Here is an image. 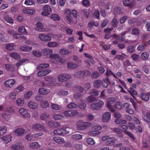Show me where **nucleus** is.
I'll return each mask as SVG.
<instances>
[{
    "label": "nucleus",
    "instance_id": "nucleus-1",
    "mask_svg": "<svg viewBox=\"0 0 150 150\" xmlns=\"http://www.w3.org/2000/svg\"><path fill=\"white\" fill-rule=\"evenodd\" d=\"M55 35L52 33H42L38 35V38L41 41L46 42L50 41L52 38L54 37Z\"/></svg>",
    "mask_w": 150,
    "mask_h": 150
},
{
    "label": "nucleus",
    "instance_id": "nucleus-2",
    "mask_svg": "<svg viewBox=\"0 0 150 150\" xmlns=\"http://www.w3.org/2000/svg\"><path fill=\"white\" fill-rule=\"evenodd\" d=\"M91 125L92 123L91 122H85L80 120L77 122L76 127L79 130H85L87 127L91 126Z\"/></svg>",
    "mask_w": 150,
    "mask_h": 150
},
{
    "label": "nucleus",
    "instance_id": "nucleus-3",
    "mask_svg": "<svg viewBox=\"0 0 150 150\" xmlns=\"http://www.w3.org/2000/svg\"><path fill=\"white\" fill-rule=\"evenodd\" d=\"M115 139L112 135L104 136L102 138V140L103 141L107 140L105 144L108 146H111L114 145L115 143Z\"/></svg>",
    "mask_w": 150,
    "mask_h": 150
},
{
    "label": "nucleus",
    "instance_id": "nucleus-4",
    "mask_svg": "<svg viewBox=\"0 0 150 150\" xmlns=\"http://www.w3.org/2000/svg\"><path fill=\"white\" fill-rule=\"evenodd\" d=\"M104 104V102L103 100H98L96 101V103H91L90 105V107L92 110H97L102 107Z\"/></svg>",
    "mask_w": 150,
    "mask_h": 150
},
{
    "label": "nucleus",
    "instance_id": "nucleus-5",
    "mask_svg": "<svg viewBox=\"0 0 150 150\" xmlns=\"http://www.w3.org/2000/svg\"><path fill=\"white\" fill-rule=\"evenodd\" d=\"M35 30L41 32H47L50 29L47 27H45L44 25L40 22H37L35 24Z\"/></svg>",
    "mask_w": 150,
    "mask_h": 150
},
{
    "label": "nucleus",
    "instance_id": "nucleus-6",
    "mask_svg": "<svg viewBox=\"0 0 150 150\" xmlns=\"http://www.w3.org/2000/svg\"><path fill=\"white\" fill-rule=\"evenodd\" d=\"M45 81L48 82L49 84L51 86H56L57 85L58 83L56 82L55 78L50 76H47L44 78Z\"/></svg>",
    "mask_w": 150,
    "mask_h": 150
},
{
    "label": "nucleus",
    "instance_id": "nucleus-7",
    "mask_svg": "<svg viewBox=\"0 0 150 150\" xmlns=\"http://www.w3.org/2000/svg\"><path fill=\"white\" fill-rule=\"evenodd\" d=\"M107 107L112 112H114L115 110L112 108L111 104H113L116 101L115 99L114 98H110L107 100Z\"/></svg>",
    "mask_w": 150,
    "mask_h": 150
},
{
    "label": "nucleus",
    "instance_id": "nucleus-8",
    "mask_svg": "<svg viewBox=\"0 0 150 150\" xmlns=\"http://www.w3.org/2000/svg\"><path fill=\"white\" fill-rule=\"evenodd\" d=\"M42 10L43 11L41 13V14L45 16H49L50 13L52 12V9L51 7L47 5H45L43 7Z\"/></svg>",
    "mask_w": 150,
    "mask_h": 150
},
{
    "label": "nucleus",
    "instance_id": "nucleus-9",
    "mask_svg": "<svg viewBox=\"0 0 150 150\" xmlns=\"http://www.w3.org/2000/svg\"><path fill=\"white\" fill-rule=\"evenodd\" d=\"M71 77L70 75L67 74H62L60 75L57 76L58 81L60 82L65 81Z\"/></svg>",
    "mask_w": 150,
    "mask_h": 150
},
{
    "label": "nucleus",
    "instance_id": "nucleus-10",
    "mask_svg": "<svg viewBox=\"0 0 150 150\" xmlns=\"http://www.w3.org/2000/svg\"><path fill=\"white\" fill-rule=\"evenodd\" d=\"M64 114L65 116L67 117H72L77 115L78 112L75 110H67L64 112Z\"/></svg>",
    "mask_w": 150,
    "mask_h": 150
},
{
    "label": "nucleus",
    "instance_id": "nucleus-11",
    "mask_svg": "<svg viewBox=\"0 0 150 150\" xmlns=\"http://www.w3.org/2000/svg\"><path fill=\"white\" fill-rule=\"evenodd\" d=\"M18 112L21 115L24 117L29 118L30 117V114L26 109L21 108L19 109Z\"/></svg>",
    "mask_w": 150,
    "mask_h": 150
},
{
    "label": "nucleus",
    "instance_id": "nucleus-12",
    "mask_svg": "<svg viewBox=\"0 0 150 150\" xmlns=\"http://www.w3.org/2000/svg\"><path fill=\"white\" fill-rule=\"evenodd\" d=\"M16 81L14 79H9L5 81L4 85L7 87L11 88L15 84Z\"/></svg>",
    "mask_w": 150,
    "mask_h": 150
},
{
    "label": "nucleus",
    "instance_id": "nucleus-13",
    "mask_svg": "<svg viewBox=\"0 0 150 150\" xmlns=\"http://www.w3.org/2000/svg\"><path fill=\"white\" fill-rule=\"evenodd\" d=\"M120 127L122 128L124 132L132 139H135V137L133 134L129 131L127 130L128 127L126 125H121Z\"/></svg>",
    "mask_w": 150,
    "mask_h": 150
},
{
    "label": "nucleus",
    "instance_id": "nucleus-14",
    "mask_svg": "<svg viewBox=\"0 0 150 150\" xmlns=\"http://www.w3.org/2000/svg\"><path fill=\"white\" fill-rule=\"evenodd\" d=\"M111 118V115L110 112H106L103 113L102 116L103 121L107 122L109 121Z\"/></svg>",
    "mask_w": 150,
    "mask_h": 150
},
{
    "label": "nucleus",
    "instance_id": "nucleus-15",
    "mask_svg": "<svg viewBox=\"0 0 150 150\" xmlns=\"http://www.w3.org/2000/svg\"><path fill=\"white\" fill-rule=\"evenodd\" d=\"M22 12L25 14L33 15L35 13V11L34 9L25 8L22 9Z\"/></svg>",
    "mask_w": 150,
    "mask_h": 150
},
{
    "label": "nucleus",
    "instance_id": "nucleus-16",
    "mask_svg": "<svg viewBox=\"0 0 150 150\" xmlns=\"http://www.w3.org/2000/svg\"><path fill=\"white\" fill-rule=\"evenodd\" d=\"M149 96H150V92H149L146 93H142L140 94V98L145 101H147L149 99Z\"/></svg>",
    "mask_w": 150,
    "mask_h": 150
},
{
    "label": "nucleus",
    "instance_id": "nucleus-17",
    "mask_svg": "<svg viewBox=\"0 0 150 150\" xmlns=\"http://www.w3.org/2000/svg\"><path fill=\"white\" fill-rule=\"evenodd\" d=\"M25 129L23 128H19L16 129L14 131L15 134L18 136L23 135L25 133Z\"/></svg>",
    "mask_w": 150,
    "mask_h": 150
},
{
    "label": "nucleus",
    "instance_id": "nucleus-18",
    "mask_svg": "<svg viewBox=\"0 0 150 150\" xmlns=\"http://www.w3.org/2000/svg\"><path fill=\"white\" fill-rule=\"evenodd\" d=\"M59 55L58 54H52L50 56V58L51 62L55 64H57V59H59Z\"/></svg>",
    "mask_w": 150,
    "mask_h": 150
},
{
    "label": "nucleus",
    "instance_id": "nucleus-19",
    "mask_svg": "<svg viewBox=\"0 0 150 150\" xmlns=\"http://www.w3.org/2000/svg\"><path fill=\"white\" fill-rule=\"evenodd\" d=\"M28 107L31 109L36 110L38 108V105L37 103L30 101L28 103Z\"/></svg>",
    "mask_w": 150,
    "mask_h": 150
},
{
    "label": "nucleus",
    "instance_id": "nucleus-20",
    "mask_svg": "<svg viewBox=\"0 0 150 150\" xmlns=\"http://www.w3.org/2000/svg\"><path fill=\"white\" fill-rule=\"evenodd\" d=\"M11 135L9 134L6 135L1 137V139L4 141L5 143H8L11 141Z\"/></svg>",
    "mask_w": 150,
    "mask_h": 150
},
{
    "label": "nucleus",
    "instance_id": "nucleus-21",
    "mask_svg": "<svg viewBox=\"0 0 150 150\" xmlns=\"http://www.w3.org/2000/svg\"><path fill=\"white\" fill-rule=\"evenodd\" d=\"M66 19L69 24H76L77 21H74L73 20V17L71 15H67L66 16Z\"/></svg>",
    "mask_w": 150,
    "mask_h": 150
},
{
    "label": "nucleus",
    "instance_id": "nucleus-22",
    "mask_svg": "<svg viewBox=\"0 0 150 150\" xmlns=\"http://www.w3.org/2000/svg\"><path fill=\"white\" fill-rule=\"evenodd\" d=\"M85 74V73L83 71H77L75 73L74 76L76 77L81 78L83 77Z\"/></svg>",
    "mask_w": 150,
    "mask_h": 150
},
{
    "label": "nucleus",
    "instance_id": "nucleus-23",
    "mask_svg": "<svg viewBox=\"0 0 150 150\" xmlns=\"http://www.w3.org/2000/svg\"><path fill=\"white\" fill-rule=\"evenodd\" d=\"M32 49V47L24 45L21 46L19 48L20 51L24 52H29Z\"/></svg>",
    "mask_w": 150,
    "mask_h": 150
},
{
    "label": "nucleus",
    "instance_id": "nucleus-24",
    "mask_svg": "<svg viewBox=\"0 0 150 150\" xmlns=\"http://www.w3.org/2000/svg\"><path fill=\"white\" fill-rule=\"evenodd\" d=\"M53 140L56 143L59 144L64 143L65 141L64 139L60 137H55L53 138Z\"/></svg>",
    "mask_w": 150,
    "mask_h": 150
},
{
    "label": "nucleus",
    "instance_id": "nucleus-25",
    "mask_svg": "<svg viewBox=\"0 0 150 150\" xmlns=\"http://www.w3.org/2000/svg\"><path fill=\"white\" fill-rule=\"evenodd\" d=\"M64 127H62L61 129L55 130L53 132V133L56 135H62L63 133H64Z\"/></svg>",
    "mask_w": 150,
    "mask_h": 150
},
{
    "label": "nucleus",
    "instance_id": "nucleus-26",
    "mask_svg": "<svg viewBox=\"0 0 150 150\" xmlns=\"http://www.w3.org/2000/svg\"><path fill=\"white\" fill-rule=\"evenodd\" d=\"M123 3L124 5L126 6H129L131 7L134 5V2L133 1L130 2V0H123Z\"/></svg>",
    "mask_w": 150,
    "mask_h": 150
},
{
    "label": "nucleus",
    "instance_id": "nucleus-27",
    "mask_svg": "<svg viewBox=\"0 0 150 150\" xmlns=\"http://www.w3.org/2000/svg\"><path fill=\"white\" fill-rule=\"evenodd\" d=\"M50 92V90L44 88H41L38 90V92L40 94L43 95L47 94Z\"/></svg>",
    "mask_w": 150,
    "mask_h": 150
},
{
    "label": "nucleus",
    "instance_id": "nucleus-28",
    "mask_svg": "<svg viewBox=\"0 0 150 150\" xmlns=\"http://www.w3.org/2000/svg\"><path fill=\"white\" fill-rule=\"evenodd\" d=\"M16 102L18 106H23L25 103L24 99L23 98H18L16 99Z\"/></svg>",
    "mask_w": 150,
    "mask_h": 150
},
{
    "label": "nucleus",
    "instance_id": "nucleus-29",
    "mask_svg": "<svg viewBox=\"0 0 150 150\" xmlns=\"http://www.w3.org/2000/svg\"><path fill=\"white\" fill-rule=\"evenodd\" d=\"M32 128L34 129L40 130L44 129V127L39 124H35L33 125L32 126Z\"/></svg>",
    "mask_w": 150,
    "mask_h": 150
},
{
    "label": "nucleus",
    "instance_id": "nucleus-30",
    "mask_svg": "<svg viewBox=\"0 0 150 150\" xmlns=\"http://www.w3.org/2000/svg\"><path fill=\"white\" fill-rule=\"evenodd\" d=\"M101 133V132L99 131H96L95 130H92L88 132V135L92 137H96Z\"/></svg>",
    "mask_w": 150,
    "mask_h": 150
},
{
    "label": "nucleus",
    "instance_id": "nucleus-31",
    "mask_svg": "<svg viewBox=\"0 0 150 150\" xmlns=\"http://www.w3.org/2000/svg\"><path fill=\"white\" fill-rule=\"evenodd\" d=\"M40 105L41 108H46L48 107L49 104L47 100H41L40 103Z\"/></svg>",
    "mask_w": 150,
    "mask_h": 150
},
{
    "label": "nucleus",
    "instance_id": "nucleus-32",
    "mask_svg": "<svg viewBox=\"0 0 150 150\" xmlns=\"http://www.w3.org/2000/svg\"><path fill=\"white\" fill-rule=\"evenodd\" d=\"M17 95V93L16 92L12 91L9 93L8 97L10 100H14L16 99Z\"/></svg>",
    "mask_w": 150,
    "mask_h": 150
},
{
    "label": "nucleus",
    "instance_id": "nucleus-33",
    "mask_svg": "<svg viewBox=\"0 0 150 150\" xmlns=\"http://www.w3.org/2000/svg\"><path fill=\"white\" fill-rule=\"evenodd\" d=\"M70 52L67 49L63 48L59 50V53L62 55H67L70 53Z\"/></svg>",
    "mask_w": 150,
    "mask_h": 150
},
{
    "label": "nucleus",
    "instance_id": "nucleus-34",
    "mask_svg": "<svg viewBox=\"0 0 150 150\" xmlns=\"http://www.w3.org/2000/svg\"><path fill=\"white\" fill-rule=\"evenodd\" d=\"M5 67L7 70L9 71H15L14 65L10 64H6L5 65Z\"/></svg>",
    "mask_w": 150,
    "mask_h": 150
},
{
    "label": "nucleus",
    "instance_id": "nucleus-35",
    "mask_svg": "<svg viewBox=\"0 0 150 150\" xmlns=\"http://www.w3.org/2000/svg\"><path fill=\"white\" fill-rule=\"evenodd\" d=\"M64 116L62 114L59 113H55L52 116V118L55 120H60L63 118Z\"/></svg>",
    "mask_w": 150,
    "mask_h": 150
},
{
    "label": "nucleus",
    "instance_id": "nucleus-36",
    "mask_svg": "<svg viewBox=\"0 0 150 150\" xmlns=\"http://www.w3.org/2000/svg\"><path fill=\"white\" fill-rule=\"evenodd\" d=\"M111 4L110 2H107L103 3L101 5V6L105 9L109 10L111 9Z\"/></svg>",
    "mask_w": 150,
    "mask_h": 150
},
{
    "label": "nucleus",
    "instance_id": "nucleus-37",
    "mask_svg": "<svg viewBox=\"0 0 150 150\" xmlns=\"http://www.w3.org/2000/svg\"><path fill=\"white\" fill-rule=\"evenodd\" d=\"M7 127L5 126L0 127V137L4 134L7 132Z\"/></svg>",
    "mask_w": 150,
    "mask_h": 150
},
{
    "label": "nucleus",
    "instance_id": "nucleus-38",
    "mask_svg": "<svg viewBox=\"0 0 150 150\" xmlns=\"http://www.w3.org/2000/svg\"><path fill=\"white\" fill-rule=\"evenodd\" d=\"M88 25L90 28H91L93 26L97 27L98 25V22L91 20L89 22Z\"/></svg>",
    "mask_w": 150,
    "mask_h": 150
},
{
    "label": "nucleus",
    "instance_id": "nucleus-39",
    "mask_svg": "<svg viewBox=\"0 0 150 150\" xmlns=\"http://www.w3.org/2000/svg\"><path fill=\"white\" fill-rule=\"evenodd\" d=\"M79 66V65L77 63H74L72 62H70L67 64V67L68 68L72 69L75 68Z\"/></svg>",
    "mask_w": 150,
    "mask_h": 150
},
{
    "label": "nucleus",
    "instance_id": "nucleus-40",
    "mask_svg": "<svg viewBox=\"0 0 150 150\" xmlns=\"http://www.w3.org/2000/svg\"><path fill=\"white\" fill-rule=\"evenodd\" d=\"M112 130L118 134H119L118 136L120 137L121 138L123 137V134L121 133V130L120 128L115 127L112 129Z\"/></svg>",
    "mask_w": 150,
    "mask_h": 150
},
{
    "label": "nucleus",
    "instance_id": "nucleus-41",
    "mask_svg": "<svg viewBox=\"0 0 150 150\" xmlns=\"http://www.w3.org/2000/svg\"><path fill=\"white\" fill-rule=\"evenodd\" d=\"M59 45V43L56 42H50L47 43V46L49 47H55Z\"/></svg>",
    "mask_w": 150,
    "mask_h": 150
},
{
    "label": "nucleus",
    "instance_id": "nucleus-42",
    "mask_svg": "<svg viewBox=\"0 0 150 150\" xmlns=\"http://www.w3.org/2000/svg\"><path fill=\"white\" fill-rule=\"evenodd\" d=\"M49 66V64H41L37 67V69L38 70H41L42 69L47 68Z\"/></svg>",
    "mask_w": 150,
    "mask_h": 150
},
{
    "label": "nucleus",
    "instance_id": "nucleus-43",
    "mask_svg": "<svg viewBox=\"0 0 150 150\" xmlns=\"http://www.w3.org/2000/svg\"><path fill=\"white\" fill-rule=\"evenodd\" d=\"M40 146V145L37 142H35L30 143L29 147L33 149H37Z\"/></svg>",
    "mask_w": 150,
    "mask_h": 150
},
{
    "label": "nucleus",
    "instance_id": "nucleus-44",
    "mask_svg": "<svg viewBox=\"0 0 150 150\" xmlns=\"http://www.w3.org/2000/svg\"><path fill=\"white\" fill-rule=\"evenodd\" d=\"M50 18L54 21H59L60 20V18L59 16L56 14H53L50 16Z\"/></svg>",
    "mask_w": 150,
    "mask_h": 150
},
{
    "label": "nucleus",
    "instance_id": "nucleus-45",
    "mask_svg": "<svg viewBox=\"0 0 150 150\" xmlns=\"http://www.w3.org/2000/svg\"><path fill=\"white\" fill-rule=\"evenodd\" d=\"M10 56L16 59H20L21 57L19 54L16 52H12L10 54Z\"/></svg>",
    "mask_w": 150,
    "mask_h": 150
},
{
    "label": "nucleus",
    "instance_id": "nucleus-46",
    "mask_svg": "<svg viewBox=\"0 0 150 150\" xmlns=\"http://www.w3.org/2000/svg\"><path fill=\"white\" fill-rule=\"evenodd\" d=\"M2 117L4 120L6 121H8L11 117V114L4 113L2 114Z\"/></svg>",
    "mask_w": 150,
    "mask_h": 150
},
{
    "label": "nucleus",
    "instance_id": "nucleus-47",
    "mask_svg": "<svg viewBox=\"0 0 150 150\" xmlns=\"http://www.w3.org/2000/svg\"><path fill=\"white\" fill-rule=\"evenodd\" d=\"M113 13L115 15L118 14H122L123 13V12L122 11L121 8L119 7H116L114 8V9Z\"/></svg>",
    "mask_w": 150,
    "mask_h": 150
},
{
    "label": "nucleus",
    "instance_id": "nucleus-48",
    "mask_svg": "<svg viewBox=\"0 0 150 150\" xmlns=\"http://www.w3.org/2000/svg\"><path fill=\"white\" fill-rule=\"evenodd\" d=\"M18 32L23 34H27L28 32L26 30V29L24 26H20L18 29Z\"/></svg>",
    "mask_w": 150,
    "mask_h": 150
},
{
    "label": "nucleus",
    "instance_id": "nucleus-49",
    "mask_svg": "<svg viewBox=\"0 0 150 150\" xmlns=\"http://www.w3.org/2000/svg\"><path fill=\"white\" fill-rule=\"evenodd\" d=\"M109 79L108 78L103 79L102 81V85L105 88L108 87V83H109Z\"/></svg>",
    "mask_w": 150,
    "mask_h": 150
},
{
    "label": "nucleus",
    "instance_id": "nucleus-50",
    "mask_svg": "<svg viewBox=\"0 0 150 150\" xmlns=\"http://www.w3.org/2000/svg\"><path fill=\"white\" fill-rule=\"evenodd\" d=\"M24 4L27 6L35 5V2L33 0H26Z\"/></svg>",
    "mask_w": 150,
    "mask_h": 150
},
{
    "label": "nucleus",
    "instance_id": "nucleus-51",
    "mask_svg": "<svg viewBox=\"0 0 150 150\" xmlns=\"http://www.w3.org/2000/svg\"><path fill=\"white\" fill-rule=\"evenodd\" d=\"M83 135L79 134H75L72 135L71 138L73 139L77 140H81L82 139Z\"/></svg>",
    "mask_w": 150,
    "mask_h": 150
},
{
    "label": "nucleus",
    "instance_id": "nucleus-52",
    "mask_svg": "<svg viewBox=\"0 0 150 150\" xmlns=\"http://www.w3.org/2000/svg\"><path fill=\"white\" fill-rule=\"evenodd\" d=\"M86 141L88 144L90 145H93L96 144V142L93 139L89 137L86 139Z\"/></svg>",
    "mask_w": 150,
    "mask_h": 150
},
{
    "label": "nucleus",
    "instance_id": "nucleus-53",
    "mask_svg": "<svg viewBox=\"0 0 150 150\" xmlns=\"http://www.w3.org/2000/svg\"><path fill=\"white\" fill-rule=\"evenodd\" d=\"M112 30V28H107L106 29H105L104 31L105 32H108V33L106 34L105 36V38L106 39H109L110 38V35L109 34V32L111 31Z\"/></svg>",
    "mask_w": 150,
    "mask_h": 150
},
{
    "label": "nucleus",
    "instance_id": "nucleus-54",
    "mask_svg": "<svg viewBox=\"0 0 150 150\" xmlns=\"http://www.w3.org/2000/svg\"><path fill=\"white\" fill-rule=\"evenodd\" d=\"M82 4L84 6L88 7L91 5V3L89 0H82Z\"/></svg>",
    "mask_w": 150,
    "mask_h": 150
},
{
    "label": "nucleus",
    "instance_id": "nucleus-55",
    "mask_svg": "<svg viewBox=\"0 0 150 150\" xmlns=\"http://www.w3.org/2000/svg\"><path fill=\"white\" fill-rule=\"evenodd\" d=\"M42 52L45 55L50 54L53 53L52 50L49 49H44L43 50Z\"/></svg>",
    "mask_w": 150,
    "mask_h": 150
},
{
    "label": "nucleus",
    "instance_id": "nucleus-56",
    "mask_svg": "<svg viewBox=\"0 0 150 150\" xmlns=\"http://www.w3.org/2000/svg\"><path fill=\"white\" fill-rule=\"evenodd\" d=\"M33 55L36 57H40L42 56V53L41 51L37 50H33L32 51Z\"/></svg>",
    "mask_w": 150,
    "mask_h": 150
},
{
    "label": "nucleus",
    "instance_id": "nucleus-57",
    "mask_svg": "<svg viewBox=\"0 0 150 150\" xmlns=\"http://www.w3.org/2000/svg\"><path fill=\"white\" fill-rule=\"evenodd\" d=\"M128 91L134 98H135L134 95H137V92L132 88H130V89L128 90Z\"/></svg>",
    "mask_w": 150,
    "mask_h": 150
},
{
    "label": "nucleus",
    "instance_id": "nucleus-58",
    "mask_svg": "<svg viewBox=\"0 0 150 150\" xmlns=\"http://www.w3.org/2000/svg\"><path fill=\"white\" fill-rule=\"evenodd\" d=\"M146 46V44L144 43L141 44L139 45L137 47V49L138 51L143 50Z\"/></svg>",
    "mask_w": 150,
    "mask_h": 150
},
{
    "label": "nucleus",
    "instance_id": "nucleus-59",
    "mask_svg": "<svg viewBox=\"0 0 150 150\" xmlns=\"http://www.w3.org/2000/svg\"><path fill=\"white\" fill-rule=\"evenodd\" d=\"M49 114L47 113H43L40 116V119L42 120H45L49 117Z\"/></svg>",
    "mask_w": 150,
    "mask_h": 150
},
{
    "label": "nucleus",
    "instance_id": "nucleus-60",
    "mask_svg": "<svg viewBox=\"0 0 150 150\" xmlns=\"http://www.w3.org/2000/svg\"><path fill=\"white\" fill-rule=\"evenodd\" d=\"M15 45L13 43H9L6 45V48L8 50H11L14 49Z\"/></svg>",
    "mask_w": 150,
    "mask_h": 150
},
{
    "label": "nucleus",
    "instance_id": "nucleus-61",
    "mask_svg": "<svg viewBox=\"0 0 150 150\" xmlns=\"http://www.w3.org/2000/svg\"><path fill=\"white\" fill-rule=\"evenodd\" d=\"M135 51V47L134 45H130L128 47L127 52L129 53H133Z\"/></svg>",
    "mask_w": 150,
    "mask_h": 150
},
{
    "label": "nucleus",
    "instance_id": "nucleus-62",
    "mask_svg": "<svg viewBox=\"0 0 150 150\" xmlns=\"http://www.w3.org/2000/svg\"><path fill=\"white\" fill-rule=\"evenodd\" d=\"M149 55L148 53L146 52H142L141 54V57L144 59H146L149 57Z\"/></svg>",
    "mask_w": 150,
    "mask_h": 150
},
{
    "label": "nucleus",
    "instance_id": "nucleus-63",
    "mask_svg": "<svg viewBox=\"0 0 150 150\" xmlns=\"http://www.w3.org/2000/svg\"><path fill=\"white\" fill-rule=\"evenodd\" d=\"M4 19L6 22L10 23H13L14 21L13 19L8 16L4 17Z\"/></svg>",
    "mask_w": 150,
    "mask_h": 150
},
{
    "label": "nucleus",
    "instance_id": "nucleus-64",
    "mask_svg": "<svg viewBox=\"0 0 150 150\" xmlns=\"http://www.w3.org/2000/svg\"><path fill=\"white\" fill-rule=\"evenodd\" d=\"M144 120L147 122H150V113H147L144 117Z\"/></svg>",
    "mask_w": 150,
    "mask_h": 150
}]
</instances>
